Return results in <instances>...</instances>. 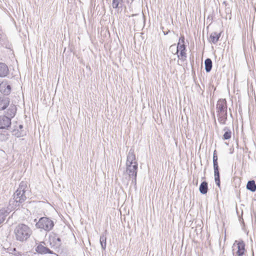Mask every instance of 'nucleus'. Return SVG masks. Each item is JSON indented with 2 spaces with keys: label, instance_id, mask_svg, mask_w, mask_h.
<instances>
[{
  "label": "nucleus",
  "instance_id": "f257e3e1",
  "mask_svg": "<svg viewBox=\"0 0 256 256\" xmlns=\"http://www.w3.org/2000/svg\"><path fill=\"white\" fill-rule=\"evenodd\" d=\"M26 188V182L23 181L21 182L18 188L13 195V198L10 200L9 204L11 208H16L26 200V197L25 192Z\"/></svg>",
  "mask_w": 256,
  "mask_h": 256
},
{
  "label": "nucleus",
  "instance_id": "f03ea898",
  "mask_svg": "<svg viewBox=\"0 0 256 256\" xmlns=\"http://www.w3.org/2000/svg\"><path fill=\"white\" fill-rule=\"evenodd\" d=\"M14 234L18 241L23 242L30 237L32 234V230L28 225L18 224L14 228Z\"/></svg>",
  "mask_w": 256,
  "mask_h": 256
},
{
  "label": "nucleus",
  "instance_id": "7ed1b4c3",
  "mask_svg": "<svg viewBox=\"0 0 256 256\" xmlns=\"http://www.w3.org/2000/svg\"><path fill=\"white\" fill-rule=\"evenodd\" d=\"M216 109L218 122L222 124H226L228 118L227 105L226 99H220L218 101Z\"/></svg>",
  "mask_w": 256,
  "mask_h": 256
},
{
  "label": "nucleus",
  "instance_id": "20e7f679",
  "mask_svg": "<svg viewBox=\"0 0 256 256\" xmlns=\"http://www.w3.org/2000/svg\"><path fill=\"white\" fill-rule=\"evenodd\" d=\"M54 226V222L47 217H42L40 218L36 224V228L42 229L46 232L50 230L53 228Z\"/></svg>",
  "mask_w": 256,
  "mask_h": 256
},
{
  "label": "nucleus",
  "instance_id": "39448f33",
  "mask_svg": "<svg viewBox=\"0 0 256 256\" xmlns=\"http://www.w3.org/2000/svg\"><path fill=\"white\" fill-rule=\"evenodd\" d=\"M12 124L11 118L7 116L2 115L0 116V129L8 130Z\"/></svg>",
  "mask_w": 256,
  "mask_h": 256
},
{
  "label": "nucleus",
  "instance_id": "423d86ee",
  "mask_svg": "<svg viewBox=\"0 0 256 256\" xmlns=\"http://www.w3.org/2000/svg\"><path fill=\"white\" fill-rule=\"evenodd\" d=\"M49 242L52 247L58 248L61 245V240L58 234L52 233L49 236Z\"/></svg>",
  "mask_w": 256,
  "mask_h": 256
},
{
  "label": "nucleus",
  "instance_id": "0eeeda50",
  "mask_svg": "<svg viewBox=\"0 0 256 256\" xmlns=\"http://www.w3.org/2000/svg\"><path fill=\"white\" fill-rule=\"evenodd\" d=\"M0 92L4 95L8 96L11 92V86L6 80H3L0 83Z\"/></svg>",
  "mask_w": 256,
  "mask_h": 256
},
{
  "label": "nucleus",
  "instance_id": "6e6552de",
  "mask_svg": "<svg viewBox=\"0 0 256 256\" xmlns=\"http://www.w3.org/2000/svg\"><path fill=\"white\" fill-rule=\"evenodd\" d=\"M37 252L40 254H52L53 252L45 246L44 242H41L36 248Z\"/></svg>",
  "mask_w": 256,
  "mask_h": 256
},
{
  "label": "nucleus",
  "instance_id": "1a4fd4ad",
  "mask_svg": "<svg viewBox=\"0 0 256 256\" xmlns=\"http://www.w3.org/2000/svg\"><path fill=\"white\" fill-rule=\"evenodd\" d=\"M138 162H135L134 164H126V172L130 176H136L138 168Z\"/></svg>",
  "mask_w": 256,
  "mask_h": 256
},
{
  "label": "nucleus",
  "instance_id": "9d476101",
  "mask_svg": "<svg viewBox=\"0 0 256 256\" xmlns=\"http://www.w3.org/2000/svg\"><path fill=\"white\" fill-rule=\"evenodd\" d=\"M213 164L214 169V180L216 182V186H218V187H220V175L218 161L213 162Z\"/></svg>",
  "mask_w": 256,
  "mask_h": 256
},
{
  "label": "nucleus",
  "instance_id": "9b49d317",
  "mask_svg": "<svg viewBox=\"0 0 256 256\" xmlns=\"http://www.w3.org/2000/svg\"><path fill=\"white\" fill-rule=\"evenodd\" d=\"M135 162H137L136 160V156L134 154V149L130 148L127 155V160L126 164H133Z\"/></svg>",
  "mask_w": 256,
  "mask_h": 256
},
{
  "label": "nucleus",
  "instance_id": "f8f14e48",
  "mask_svg": "<svg viewBox=\"0 0 256 256\" xmlns=\"http://www.w3.org/2000/svg\"><path fill=\"white\" fill-rule=\"evenodd\" d=\"M10 98L4 96H0V110H5L9 105Z\"/></svg>",
  "mask_w": 256,
  "mask_h": 256
},
{
  "label": "nucleus",
  "instance_id": "ddd939ff",
  "mask_svg": "<svg viewBox=\"0 0 256 256\" xmlns=\"http://www.w3.org/2000/svg\"><path fill=\"white\" fill-rule=\"evenodd\" d=\"M8 73L9 70L8 66L4 63L0 62V77H6Z\"/></svg>",
  "mask_w": 256,
  "mask_h": 256
},
{
  "label": "nucleus",
  "instance_id": "4468645a",
  "mask_svg": "<svg viewBox=\"0 0 256 256\" xmlns=\"http://www.w3.org/2000/svg\"><path fill=\"white\" fill-rule=\"evenodd\" d=\"M237 244L238 250L236 252V254L238 256H242L244 254L245 244L244 241L241 240L238 242Z\"/></svg>",
  "mask_w": 256,
  "mask_h": 256
},
{
  "label": "nucleus",
  "instance_id": "2eb2a0df",
  "mask_svg": "<svg viewBox=\"0 0 256 256\" xmlns=\"http://www.w3.org/2000/svg\"><path fill=\"white\" fill-rule=\"evenodd\" d=\"M221 36V33L218 34L217 32H212L210 36V42L213 44H216L219 40V38Z\"/></svg>",
  "mask_w": 256,
  "mask_h": 256
},
{
  "label": "nucleus",
  "instance_id": "dca6fc26",
  "mask_svg": "<svg viewBox=\"0 0 256 256\" xmlns=\"http://www.w3.org/2000/svg\"><path fill=\"white\" fill-rule=\"evenodd\" d=\"M200 192L201 194H206L208 190V184L206 182H202L199 188Z\"/></svg>",
  "mask_w": 256,
  "mask_h": 256
},
{
  "label": "nucleus",
  "instance_id": "f3484780",
  "mask_svg": "<svg viewBox=\"0 0 256 256\" xmlns=\"http://www.w3.org/2000/svg\"><path fill=\"white\" fill-rule=\"evenodd\" d=\"M205 70L207 72H210L212 68V62L210 58H208L204 61Z\"/></svg>",
  "mask_w": 256,
  "mask_h": 256
},
{
  "label": "nucleus",
  "instance_id": "a211bd4d",
  "mask_svg": "<svg viewBox=\"0 0 256 256\" xmlns=\"http://www.w3.org/2000/svg\"><path fill=\"white\" fill-rule=\"evenodd\" d=\"M246 188L252 192L256 190V184L254 180H250L246 184Z\"/></svg>",
  "mask_w": 256,
  "mask_h": 256
},
{
  "label": "nucleus",
  "instance_id": "6ab92c4d",
  "mask_svg": "<svg viewBox=\"0 0 256 256\" xmlns=\"http://www.w3.org/2000/svg\"><path fill=\"white\" fill-rule=\"evenodd\" d=\"M16 112V108L14 106H11L8 110L7 114L8 116V117L12 118L14 116Z\"/></svg>",
  "mask_w": 256,
  "mask_h": 256
},
{
  "label": "nucleus",
  "instance_id": "aec40b11",
  "mask_svg": "<svg viewBox=\"0 0 256 256\" xmlns=\"http://www.w3.org/2000/svg\"><path fill=\"white\" fill-rule=\"evenodd\" d=\"M9 212L8 210L5 208L0 210V219H2V221L4 222Z\"/></svg>",
  "mask_w": 256,
  "mask_h": 256
},
{
  "label": "nucleus",
  "instance_id": "412c9836",
  "mask_svg": "<svg viewBox=\"0 0 256 256\" xmlns=\"http://www.w3.org/2000/svg\"><path fill=\"white\" fill-rule=\"evenodd\" d=\"M224 130L225 131L224 134L223 135L222 138L224 140H229L232 136L231 130L227 127H225L224 128Z\"/></svg>",
  "mask_w": 256,
  "mask_h": 256
},
{
  "label": "nucleus",
  "instance_id": "4be33fe9",
  "mask_svg": "<svg viewBox=\"0 0 256 256\" xmlns=\"http://www.w3.org/2000/svg\"><path fill=\"white\" fill-rule=\"evenodd\" d=\"M106 236L104 234H102L100 236V242L101 245V247L102 250H105L106 248Z\"/></svg>",
  "mask_w": 256,
  "mask_h": 256
},
{
  "label": "nucleus",
  "instance_id": "5701e85b",
  "mask_svg": "<svg viewBox=\"0 0 256 256\" xmlns=\"http://www.w3.org/2000/svg\"><path fill=\"white\" fill-rule=\"evenodd\" d=\"M9 134L6 130H3L0 132V140L4 142L8 140Z\"/></svg>",
  "mask_w": 256,
  "mask_h": 256
},
{
  "label": "nucleus",
  "instance_id": "b1692460",
  "mask_svg": "<svg viewBox=\"0 0 256 256\" xmlns=\"http://www.w3.org/2000/svg\"><path fill=\"white\" fill-rule=\"evenodd\" d=\"M186 50H180V53L178 54V57L183 62L186 60Z\"/></svg>",
  "mask_w": 256,
  "mask_h": 256
},
{
  "label": "nucleus",
  "instance_id": "393cba45",
  "mask_svg": "<svg viewBox=\"0 0 256 256\" xmlns=\"http://www.w3.org/2000/svg\"><path fill=\"white\" fill-rule=\"evenodd\" d=\"M10 254H12L13 256H22V254L21 252L17 250L16 248H13L9 250Z\"/></svg>",
  "mask_w": 256,
  "mask_h": 256
},
{
  "label": "nucleus",
  "instance_id": "a878e982",
  "mask_svg": "<svg viewBox=\"0 0 256 256\" xmlns=\"http://www.w3.org/2000/svg\"><path fill=\"white\" fill-rule=\"evenodd\" d=\"M123 2L122 0H112V6L114 8H118V6Z\"/></svg>",
  "mask_w": 256,
  "mask_h": 256
},
{
  "label": "nucleus",
  "instance_id": "bb28decb",
  "mask_svg": "<svg viewBox=\"0 0 256 256\" xmlns=\"http://www.w3.org/2000/svg\"><path fill=\"white\" fill-rule=\"evenodd\" d=\"M186 50V46L184 44H180V42L178 43L176 49V53L178 54L180 50Z\"/></svg>",
  "mask_w": 256,
  "mask_h": 256
},
{
  "label": "nucleus",
  "instance_id": "cd10ccee",
  "mask_svg": "<svg viewBox=\"0 0 256 256\" xmlns=\"http://www.w3.org/2000/svg\"><path fill=\"white\" fill-rule=\"evenodd\" d=\"M218 158L216 153V150H215L213 154V162L218 161Z\"/></svg>",
  "mask_w": 256,
  "mask_h": 256
},
{
  "label": "nucleus",
  "instance_id": "c85d7f7f",
  "mask_svg": "<svg viewBox=\"0 0 256 256\" xmlns=\"http://www.w3.org/2000/svg\"><path fill=\"white\" fill-rule=\"evenodd\" d=\"M5 38V36L3 32H0V42H2Z\"/></svg>",
  "mask_w": 256,
  "mask_h": 256
},
{
  "label": "nucleus",
  "instance_id": "c756f323",
  "mask_svg": "<svg viewBox=\"0 0 256 256\" xmlns=\"http://www.w3.org/2000/svg\"><path fill=\"white\" fill-rule=\"evenodd\" d=\"M180 44V42L182 43V44H184V36H181L180 38H179V42Z\"/></svg>",
  "mask_w": 256,
  "mask_h": 256
},
{
  "label": "nucleus",
  "instance_id": "7c9ffc66",
  "mask_svg": "<svg viewBox=\"0 0 256 256\" xmlns=\"http://www.w3.org/2000/svg\"><path fill=\"white\" fill-rule=\"evenodd\" d=\"M130 177L132 178V183L136 184V176H130Z\"/></svg>",
  "mask_w": 256,
  "mask_h": 256
},
{
  "label": "nucleus",
  "instance_id": "2f4dec72",
  "mask_svg": "<svg viewBox=\"0 0 256 256\" xmlns=\"http://www.w3.org/2000/svg\"><path fill=\"white\" fill-rule=\"evenodd\" d=\"M22 128H23V126H22V125L20 124V125L19 126V128H20V129H22Z\"/></svg>",
  "mask_w": 256,
  "mask_h": 256
},
{
  "label": "nucleus",
  "instance_id": "473e14b6",
  "mask_svg": "<svg viewBox=\"0 0 256 256\" xmlns=\"http://www.w3.org/2000/svg\"><path fill=\"white\" fill-rule=\"evenodd\" d=\"M4 222L2 221V219H0V224H2Z\"/></svg>",
  "mask_w": 256,
  "mask_h": 256
},
{
  "label": "nucleus",
  "instance_id": "72a5a7b5",
  "mask_svg": "<svg viewBox=\"0 0 256 256\" xmlns=\"http://www.w3.org/2000/svg\"><path fill=\"white\" fill-rule=\"evenodd\" d=\"M164 35H166V34H168V32H167V33H165V32H164Z\"/></svg>",
  "mask_w": 256,
  "mask_h": 256
},
{
  "label": "nucleus",
  "instance_id": "f704fd0d",
  "mask_svg": "<svg viewBox=\"0 0 256 256\" xmlns=\"http://www.w3.org/2000/svg\"><path fill=\"white\" fill-rule=\"evenodd\" d=\"M252 256H254V252H252Z\"/></svg>",
  "mask_w": 256,
  "mask_h": 256
},
{
  "label": "nucleus",
  "instance_id": "c9c22d12",
  "mask_svg": "<svg viewBox=\"0 0 256 256\" xmlns=\"http://www.w3.org/2000/svg\"><path fill=\"white\" fill-rule=\"evenodd\" d=\"M1 224H0V225Z\"/></svg>",
  "mask_w": 256,
  "mask_h": 256
}]
</instances>
